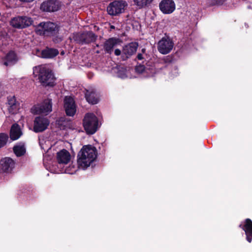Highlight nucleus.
Segmentation results:
<instances>
[{"mask_svg": "<svg viewBox=\"0 0 252 252\" xmlns=\"http://www.w3.org/2000/svg\"><path fill=\"white\" fill-rule=\"evenodd\" d=\"M97 152L91 145H84L77 155V163L79 167L86 169L96 159Z\"/></svg>", "mask_w": 252, "mask_h": 252, "instance_id": "f257e3e1", "label": "nucleus"}, {"mask_svg": "<svg viewBox=\"0 0 252 252\" xmlns=\"http://www.w3.org/2000/svg\"><path fill=\"white\" fill-rule=\"evenodd\" d=\"M37 72L39 82L45 86L53 87L55 85L56 78L52 71L45 67L35 66L33 68V74Z\"/></svg>", "mask_w": 252, "mask_h": 252, "instance_id": "f03ea898", "label": "nucleus"}, {"mask_svg": "<svg viewBox=\"0 0 252 252\" xmlns=\"http://www.w3.org/2000/svg\"><path fill=\"white\" fill-rule=\"evenodd\" d=\"M60 27L57 24L48 21L40 23L36 28L37 34L46 36H55L59 34Z\"/></svg>", "mask_w": 252, "mask_h": 252, "instance_id": "7ed1b4c3", "label": "nucleus"}, {"mask_svg": "<svg viewBox=\"0 0 252 252\" xmlns=\"http://www.w3.org/2000/svg\"><path fill=\"white\" fill-rule=\"evenodd\" d=\"M83 126L87 134H94L98 128L97 117L93 113H86L83 120Z\"/></svg>", "mask_w": 252, "mask_h": 252, "instance_id": "20e7f679", "label": "nucleus"}, {"mask_svg": "<svg viewBox=\"0 0 252 252\" xmlns=\"http://www.w3.org/2000/svg\"><path fill=\"white\" fill-rule=\"evenodd\" d=\"M138 44L137 42H130L123 46L122 51L116 49L114 51L116 56H121L122 61H126L134 54L138 48Z\"/></svg>", "mask_w": 252, "mask_h": 252, "instance_id": "39448f33", "label": "nucleus"}, {"mask_svg": "<svg viewBox=\"0 0 252 252\" xmlns=\"http://www.w3.org/2000/svg\"><path fill=\"white\" fill-rule=\"evenodd\" d=\"M97 36L92 31H85L73 34V39L79 44H89L96 41Z\"/></svg>", "mask_w": 252, "mask_h": 252, "instance_id": "423d86ee", "label": "nucleus"}, {"mask_svg": "<svg viewBox=\"0 0 252 252\" xmlns=\"http://www.w3.org/2000/svg\"><path fill=\"white\" fill-rule=\"evenodd\" d=\"M127 5L126 1L114 0L110 2L107 7V11L110 15L117 16L125 11V8Z\"/></svg>", "mask_w": 252, "mask_h": 252, "instance_id": "0eeeda50", "label": "nucleus"}, {"mask_svg": "<svg viewBox=\"0 0 252 252\" xmlns=\"http://www.w3.org/2000/svg\"><path fill=\"white\" fill-rule=\"evenodd\" d=\"M52 102L51 99H46L42 103L34 105L31 108V112L33 114L48 113L52 111Z\"/></svg>", "mask_w": 252, "mask_h": 252, "instance_id": "6e6552de", "label": "nucleus"}, {"mask_svg": "<svg viewBox=\"0 0 252 252\" xmlns=\"http://www.w3.org/2000/svg\"><path fill=\"white\" fill-rule=\"evenodd\" d=\"M33 22L31 17L17 16L11 19L10 25L15 28L22 29L29 27L32 24Z\"/></svg>", "mask_w": 252, "mask_h": 252, "instance_id": "1a4fd4ad", "label": "nucleus"}, {"mask_svg": "<svg viewBox=\"0 0 252 252\" xmlns=\"http://www.w3.org/2000/svg\"><path fill=\"white\" fill-rule=\"evenodd\" d=\"M174 43L169 37H164L158 44V49L159 53L165 55L169 53L173 49Z\"/></svg>", "mask_w": 252, "mask_h": 252, "instance_id": "9d476101", "label": "nucleus"}, {"mask_svg": "<svg viewBox=\"0 0 252 252\" xmlns=\"http://www.w3.org/2000/svg\"><path fill=\"white\" fill-rule=\"evenodd\" d=\"M49 124L48 118L42 116L36 117L33 122V131L36 133L43 132L47 128Z\"/></svg>", "mask_w": 252, "mask_h": 252, "instance_id": "9b49d317", "label": "nucleus"}, {"mask_svg": "<svg viewBox=\"0 0 252 252\" xmlns=\"http://www.w3.org/2000/svg\"><path fill=\"white\" fill-rule=\"evenodd\" d=\"M15 162L9 157L2 158L0 159V172L10 173L15 167Z\"/></svg>", "mask_w": 252, "mask_h": 252, "instance_id": "f8f14e48", "label": "nucleus"}, {"mask_svg": "<svg viewBox=\"0 0 252 252\" xmlns=\"http://www.w3.org/2000/svg\"><path fill=\"white\" fill-rule=\"evenodd\" d=\"M60 1L57 0H48L42 3L40 9L43 11L54 12L60 8Z\"/></svg>", "mask_w": 252, "mask_h": 252, "instance_id": "ddd939ff", "label": "nucleus"}, {"mask_svg": "<svg viewBox=\"0 0 252 252\" xmlns=\"http://www.w3.org/2000/svg\"><path fill=\"white\" fill-rule=\"evenodd\" d=\"M239 227L245 231L246 240L249 243L252 241V220L249 218L244 220L239 225Z\"/></svg>", "mask_w": 252, "mask_h": 252, "instance_id": "4468645a", "label": "nucleus"}, {"mask_svg": "<svg viewBox=\"0 0 252 252\" xmlns=\"http://www.w3.org/2000/svg\"><path fill=\"white\" fill-rule=\"evenodd\" d=\"M160 10L164 14H171L175 9V4L173 0H162L159 3Z\"/></svg>", "mask_w": 252, "mask_h": 252, "instance_id": "2eb2a0df", "label": "nucleus"}, {"mask_svg": "<svg viewBox=\"0 0 252 252\" xmlns=\"http://www.w3.org/2000/svg\"><path fill=\"white\" fill-rule=\"evenodd\" d=\"M120 42L121 40L116 37H111L106 40L103 43V49L105 53L111 55L114 47Z\"/></svg>", "mask_w": 252, "mask_h": 252, "instance_id": "dca6fc26", "label": "nucleus"}, {"mask_svg": "<svg viewBox=\"0 0 252 252\" xmlns=\"http://www.w3.org/2000/svg\"><path fill=\"white\" fill-rule=\"evenodd\" d=\"M64 107L67 116H73L75 115L76 111V105L72 97H65Z\"/></svg>", "mask_w": 252, "mask_h": 252, "instance_id": "f3484780", "label": "nucleus"}, {"mask_svg": "<svg viewBox=\"0 0 252 252\" xmlns=\"http://www.w3.org/2000/svg\"><path fill=\"white\" fill-rule=\"evenodd\" d=\"M7 107L9 113L11 114H17L20 109V103L16 100L15 96L7 97Z\"/></svg>", "mask_w": 252, "mask_h": 252, "instance_id": "a211bd4d", "label": "nucleus"}, {"mask_svg": "<svg viewBox=\"0 0 252 252\" xmlns=\"http://www.w3.org/2000/svg\"><path fill=\"white\" fill-rule=\"evenodd\" d=\"M59 53L58 49L46 47L41 51L39 57L43 59H52L56 57Z\"/></svg>", "mask_w": 252, "mask_h": 252, "instance_id": "6ab92c4d", "label": "nucleus"}, {"mask_svg": "<svg viewBox=\"0 0 252 252\" xmlns=\"http://www.w3.org/2000/svg\"><path fill=\"white\" fill-rule=\"evenodd\" d=\"M57 159L60 164H67L70 160V155L66 150L63 149L57 153Z\"/></svg>", "mask_w": 252, "mask_h": 252, "instance_id": "aec40b11", "label": "nucleus"}, {"mask_svg": "<svg viewBox=\"0 0 252 252\" xmlns=\"http://www.w3.org/2000/svg\"><path fill=\"white\" fill-rule=\"evenodd\" d=\"M5 60L3 64L5 66L11 65L15 64L18 61L16 53L14 51H10L5 56Z\"/></svg>", "mask_w": 252, "mask_h": 252, "instance_id": "412c9836", "label": "nucleus"}, {"mask_svg": "<svg viewBox=\"0 0 252 252\" xmlns=\"http://www.w3.org/2000/svg\"><path fill=\"white\" fill-rule=\"evenodd\" d=\"M85 96L86 100L90 104H95L98 102L96 92L94 89H85Z\"/></svg>", "mask_w": 252, "mask_h": 252, "instance_id": "4be33fe9", "label": "nucleus"}, {"mask_svg": "<svg viewBox=\"0 0 252 252\" xmlns=\"http://www.w3.org/2000/svg\"><path fill=\"white\" fill-rule=\"evenodd\" d=\"M22 135L20 126L17 124L12 125L10 131V137L12 140L18 139Z\"/></svg>", "mask_w": 252, "mask_h": 252, "instance_id": "5701e85b", "label": "nucleus"}, {"mask_svg": "<svg viewBox=\"0 0 252 252\" xmlns=\"http://www.w3.org/2000/svg\"><path fill=\"white\" fill-rule=\"evenodd\" d=\"M13 152L17 157H20L25 154L26 149L24 146H15L13 147Z\"/></svg>", "mask_w": 252, "mask_h": 252, "instance_id": "b1692460", "label": "nucleus"}, {"mask_svg": "<svg viewBox=\"0 0 252 252\" xmlns=\"http://www.w3.org/2000/svg\"><path fill=\"white\" fill-rule=\"evenodd\" d=\"M66 118L64 117H60L56 121L57 126L61 129H64L66 126Z\"/></svg>", "mask_w": 252, "mask_h": 252, "instance_id": "393cba45", "label": "nucleus"}, {"mask_svg": "<svg viewBox=\"0 0 252 252\" xmlns=\"http://www.w3.org/2000/svg\"><path fill=\"white\" fill-rule=\"evenodd\" d=\"M8 135L5 133H0V149L4 147L7 143Z\"/></svg>", "mask_w": 252, "mask_h": 252, "instance_id": "a878e982", "label": "nucleus"}, {"mask_svg": "<svg viewBox=\"0 0 252 252\" xmlns=\"http://www.w3.org/2000/svg\"><path fill=\"white\" fill-rule=\"evenodd\" d=\"M153 0H134L135 4L139 7H143L150 4Z\"/></svg>", "mask_w": 252, "mask_h": 252, "instance_id": "bb28decb", "label": "nucleus"}, {"mask_svg": "<svg viewBox=\"0 0 252 252\" xmlns=\"http://www.w3.org/2000/svg\"><path fill=\"white\" fill-rule=\"evenodd\" d=\"M146 69L144 63H137V65L135 67V72L139 74L143 73Z\"/></svg>", "mask_w": 252, "mask_h": 252, "instance_id": "cd10ccee", "label": "nucleus"}, {"mask_svg": "<svg viewBox=\"0 0 252 252\" xmlns=\"http://www.w3.org/2000/svg\"><path fill=\"white\" fill-rule=\"evenodd\" d=\"M225 0H207V4L209 6L221 5L223 4Z\"/></svg>", "mask_w": 252, "mask_h": 252, "instance_id": "c85d7f7f", "label": "nucleus"}, {"mask_svg": "<svg viewBox=\"0 0 252 252\" xmlns=\"http://www.w3.org/2000/svg\"><path fill=\"white\" fill-rule=\"evenodd\" d=\"M147 56L144 55L143 54H140L138 53L134 60L135 61L138 63L139 61H141V63H147V61L145 57Z\"/></svg>", "mask_w": 252, "mask_h": 252, "instance_id": "c756f323", "label": "nucleus"}, {"mask_svg": "<svg viewBox=\"0 0 252 252\" xmlns=\"http://www.w3.org/2000/svg\"><path fill=\"white\" fill-rule=\"evenodd\" d=\"M54 36V37L53 38V41L55 43H59L63 40V38L61 36H58V34Z\"/></svg>", "mask_w": 252, "mask_h": 252, "instance_id": "7c9ffc66", "label": "nucleus"}, {"mask_svg": "<svg viewBox=\"0 0 252 252\" xmlns=\"http://www.w3.org/2000/svg\"><path fill=\"white\" fill-rule=\"evenodd\" d=\"M140 54H143L145 56H147V54L146 53V49L145 48H142L141 50Z\"/></svg>", "mask_w": 252, "mask_h": 252, "instance_id": "2f4dec72", "label": "nucleus"}, {"mask_svg": "<svg viewBox=\"0 0 252 252\" xmlns=\"http://www.w3.org/2000/svg\"><path fill=\"white\" fill-rule=\"evenodd\" d=\"M21 1L22 2H30L33 1L34 0H19Z\"/></svg>", "mask_w": 252, "mask_h": 252, "instance_id": "473e14b6", "label": "nucleus"}, {"mask_svg": "<svg viewBox=\"0 0 252 252\" xmlns=\"http://www.w3.org/2000/svg\"><path fill=\"white\" fill-rule=\"evenodd\" d=\"M96 53L97 54H99V53H100V51H96Z\"/></svg>", "mask_w": 252, "mask_h": 252, "instance_id": "72a5a7b5", "label": "nucleus"}, {"mask_svg": "<svg viewBox=\"0 0 252 252\" xmlns=\"http://www.w3.org/2000/svg\"><path fill=\"white\" fill-rule=\"evenodd\" d=\"M63 54H64V52H63V51H62V52H61V55H63Z\"/></svg>", "mask_w": 252, "mask_h": 252, "instance_id": "f704fd0d", "label": "nucleus"}, {"mask_svg": "<svg viewBox=\"0 0 252 252\" xmlns=\"http://www.w3.org/2000/svg\"><path fill=\"white\" fill-rule=\"evenodd\" d=\"M99 44H96V47H99Z\"/></svg>", "mask_w": 252, "mask_h": 252, "instance_id": "c9c22d12", "label": "nucleus"}]
</instances>
